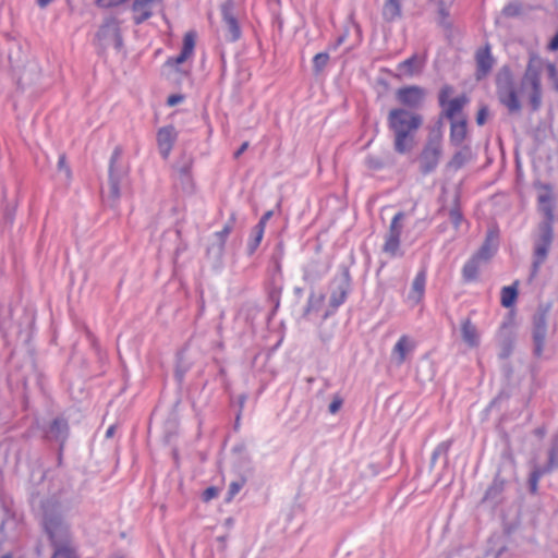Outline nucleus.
<instances>
[{"label": "nucleus", "mask_w": 558, "mask_h": 558, "mask_svg": "<svg viewBox=\"0 0 558 558\" xmlns=\"http://www.w3.org/2000/svg\"><path fill=\"white\" fill-rule=\"evenodd\" d=\"M542 70V59L536 54H531L525 72L520 81L519 89L508 68H504L499 72L496 80L498 99L510 113H518L522 109L519 92L527 96L533 111H537L541 108L543 96L541 83Z\"/></svg>", "instance_id": "obj_1"}, {"label": "nucleus", "mask_w": 558, "mask_h": 558, "mask_svg": "<svg viewBox=\"0 0 558 558\" xmlns=\"http://www.w3.org/2000/svg\"><path fill=\"white\" fill-rule=\"evenodd\" d=\"M387 125L393 135V149L404 155L414 147L415 135L423 125V117L405 108H392L387 116Z\"/></svg>", "instance_id": "obj_2"}, {"label": "nucleus", "mask_w": 558, "mask_h": 558, "mask_svg": "<svg viewBox=\"0 0 558 558\" xmlns=\"http://www.w3.org/2000/svg\"><path fill=\"white\" fill-rule=\"evenodd\" d=\"M538 209L544 215V220L538 223L537 236L534 242L533 264L531 276L535 277L541 265L547 258L549 248L554 240V206L550 194H542L538 196Z\"/></svg>", "instance_id": "obj_3"}, {"label": "nucleus", "mask_w": 558, "mask_h": 558, "mask_svg": "<svg viewBox=\"0 0 558 558\" xmlns=\"http://www.w3.org/2000/svg\"><path fill=\"white\" fill-rule=\"evenodd\" d=\"M442 156V133L440 129L429 132L427 140L418 155V169L423 175L433 173Z\"/></svg>", "instance_id": "obj_4"}, {"label": "nucleus", "mask_w": 558, "mask_h": 558, "mask_svg": "<svg viewBox=\"0 0 558 558\" xmlns=\"http://www.w3.org/2000/svg\"><path fill=\"white\" fill-rule=\"evenodd\" d=\"M43 526L53 546L72 544L70 526L61 513L54 510H45Z\"/></svg>", "instance_id": "obj_5"}, {"label": "nucleus", "mask_w": 558, "mask_h": 558, "mask_svg": "<svg viewBox=\"0 0 558 558\" xmlns=\"http://www.w3.org/2000/svg\"><path fill=\"white\" fill-rule=\"evenodd\" d=\"M123 150L121 146H117L109 160V195L113 202H117L121 196V184L128 178L129 170L121 162Z\"/></svg>", "instance_id": "obj_6"}, {"label": "nucleus", "mask_w": 558, "mask_h": 558, "mask_svg": "<svg viewBox=\"0 0 558 558\" xmlns=\"http://www.w3.org/2000/svg\"><path fill=\"white\" fill-rule=\"evenodd\" d=\"M549 312V305L541 306L532 317V342H533V355L536 359L544 356V350L547 337V315Z\"/></svg>", "instance_id": "obj_7"}, {"label": "nucleus", "mask_w": 558, "mask_h": 558, "mask_svg": "<svg viewBox=\"0 0 558 558\" xmlns=\"http://www.w3.org/2000/svg\"><path fill=\"white\" fill-rule=\"evenodd\" d=\"M407 217L404 211H398L391 219L389 229L385 234V242L383 245V252L390 257L402 256L403 253L400 251V240L403 232V221Z\"/></svg>", "instance_id": "obj_8"}, {"label": "nucleus", "mask_w": 558, "mask_h": 558, "mask_svg": "<svg viewBox=\"0 0 558 558\" xmlns=\"http://www.w3.org/2000/svg\"><path fill=\"white\" fill-rule=\"evenodd\" d=\"M452 93L453 88L450 85H445L441 87L438 95V102L442 109L441 116L446 117L450 121L456 120V118L462 112L463 107L469 102V98L465 95H460L453 99H449Z\"/></svg>", "instance_id": "obj_9"}, {"label": "nucleus", "mask_w": 558, "mask_h": 558, "mask_svg": "<svg viewBox=\"0 0 558 558\" xmlns=\"http://www.w3.org/2000/svg\"><path fill=\"white\" fill-rule=\"evenodd\" d=\"M351 291V276L348 269L336 275L330 282L329 304L336 311L341 306Z\"/></svg>", "instance_id": "obj_10"}, {"label": "nucleus", "mask_w": 558, "mask_h": 558, "mask_svg": "<svg viewBox=\"0 0 558 558\" xmlns=\"http://www.w3.org/2000/svg\"><path fill=\"white\" fill-rule=\"evenodd\" d=\"M234 225L235 215L231 214L223 228L213 234V243L207 247V255L217 263L222 259L227 238L232 232Z\"/></svg>", "instance_id": "obj_11"}, {"label": "nucleus", "mask_w": 558, "mask_h": 558, "mask_svg": "<svg viewBox=\"0 0 558 558\" xmlns=\"http://www.w3.org/2000/svg\"><path fill=\"white\" fill-rule=\"evenodd\" d=\"M425 97V89L416 85L401 87L396 92V99L402 105L401 108L411 111L420 109L424 104Z\"/></svg>", "instance_id": "obj_12"}, {"label": "nucleus", "mask_w": 558, "mask_h": 558, "mask_svg": "<svg viewBox=\"0 0 558 558\" xmlns=\"http://www.w3.org/2000/svg\"><path fill=\"white\" fill-rule=\"evenodd\" d=\"M43 430L46 440L59 444V461H61L63 447L69 437L68 421L64 417H56Z\"/></svg>", "instance_id": "obj_13"}, {"label": "nucleus", "mask_w": 558, "mask_h": 558, "mask_svg": "<svg viewBox=\"0 0 558 558\" xmlns=\"http://www.w3.org/2000/svg\"><path fill=\"white\" fill-rule=\"evenodd\" d=\"M162 4L163 0H133L131 5L133 23L143 24L154 15L155 9Z\"/></svg>", "instance_id": "obj_14"}, {"label": "nucleus", "mask_w": 558, "mask_h": 558, "mask_svg": "<svg viewBox=\"0 0 558 558\" xmlns=\"http://www.w3.org/2000/svg\"><path fill=\"white\" fill-rule=\"evenodd\" d=\"M221 15L226 27L225 37L229 41H236L241 37V28L233 13L232 1H227L221 5Z\"/></svg>", "instance_id": "obj_15"}, {"label": "nucleus", "mask_w": 558, "mask_h": 558, "mask_svg": "<svg viewBox=\"0 0 558 558\" xmlns=\"http://www.w3.org/2000/svg\"><path fill=\"white\" fill-rule=\"evenodd\" d=\"M178 138V132L173 125H165L157 131V145L160 155L167 159Z\"/></svg>", "instance_id": "obj_16"}, {"label": "nucleus", "mask_w": 558, "mask_h": 558, "mask_svg": "<svg viewBox=\"0 0 558 558\" xmlns=\"http://www.w3.org/2000/svg\"><path fill=\"white\" fill-rule=\"evenodd\" d=\"M99 39L106 41L107 45L113 46V48L120 51L123 48V38L119 26L111 22L102 25L98 31Z\"/></svg>", "instance_id": "obj_17"}, {"label": "nucleus", "mask_w": 558, "mask_h": 558, "mask_svg": "<svg viewBox=\"0 0 558 558\" xmlns=\"http://www.w3.org/2000/svg\"><path fill=\"white\" fill-rule=\"evenodd\" d=\"M498 248V232L488 230L485 241L481 247L473 254L476 258L488 263L489 259L496 254Z\"/></svg>", "instance_id": "obj_18"}, {"label": "nucleus", "mask_w": 558, "mask_h": 558, "mask_svg": "<svg viewBox=\"0 0 558 558\" xmlns=\"http://www.w3.org/2000/svg\"><path fill=\"white\" fill-rule=\"evenodd\" d=\"M475 61H476V78L481 80L492 71L494 65V58L490 53L489 46H485L484 48H481L475 53Z\"/></svg>", "instance_id": "obj_19"}, {"label": "nucleus", "mask_w": 558, "mask_h": 558, "mask_svg": "<svg viewBox=\"0 0 558 558\" xmlns=\"http://www.w3.org/2000/svg\"><path fill=\"white\" fill-rule=\"evenodd\" d=\"M486 264L484 260L476 258L472 255L463 265L461 269V276L464 283L475 282L480 278V272L483 265Z\"/></svg>", "instance_id": "obj_20"}, {"label": "nucleus", "mask_w": 558, "mask_h": 558, "mask_svg": "<svg viewBox=\"0 0 558 558\" xmlns=\"http://www.w3.org/2000/svg\"><path fill=\"white\" fill-rule=\"evenodd\" d=\"M428 2L435 8L438 25L446 31H450L452 28L450 20L451 2L447 3L445 0H428Z\"/></svg>", "instance_id": "obj_21"}, {"label": "nucleus", "mask_w": 558, "mask_h": 558, "mask_svg": "<svg viewBox=\"0 0 558 558\" xmlns=\"http://www.w3.org/2000/svg\"><path fill=\"white\" fill-rule=\"evenodd\" d=\"M194 48L195 35L189 32L184 35L181 52L174 58H169L167 63L169 65H178L185 62L193 54Z\"/></svg>", "instance_id": "obj_22"}, {"label": "nucleus", "mask_w": 558, "mask_h": 558, "mask_svg": "<svg viewBox=\"0 0 558 558\" xmlns=\"http://www.w3.org/2000/svg\"><path fill=\"white\" fill-rule=\"evenodd\" d=\"M414 344L411 339L403 335L399 338L396 344L392 348V359L397 365H402L407 359V354L413 351Z\"/></svg>", "instance_id": "obj_23"}, {"label": "nucleus", "mask_w": 558, "mask_h": 558, "mask_svg": "<svg viewBox=\"0 0 558 558\" xmlns=\"http://www.w3.org/2000/svg\"><path fill=\"white\" fill-rule=\"evenodd\" d=\"M425 286H426V271L424 269L420 270L413 282L411 291L408 294V300L411 301L413 304H417L421 302L424 292H425Z\"/></svg>", "instance_id": "obj_24"}, {"label": "nucleus", "mask_w": 558, "mask_h": 558, "mask_svg": "<svg viewBox=\"0 0 558 558\" xmlns=\"http://www.w3.org/2000/svg\"><path fill=\"white\" fill-rule=\"evenodd\" d=\"M461 336L469 347L474 348L480 343L477 328L469 318L461 323Z\"/></svg>", "instance_id": "obj_25"}, {"label": "nucleus", "mask_w": 558, "mask_h": 558, "mask_svg": "<svg viewBox=\"0 0 558 558\" xmlns=\"http://www.w3.org/2000/svg\"><path fill=\"white\" fill-rule=\"evenodd\" d=\"M466 137V119L451 121L450 142L454 146H460Z\"/></svg>", "instance_id": "obj_26"}, {"label": "nucleus", "mask_w": 558, "mask_h": 558, "mask_svg": "<svg viewBox=\"0 0 558 558\" xmlns=\"http://www.w3.org/2000/svg\"><path fill=\"white\" fill-rule=\"evenodd\" d=\"M403 0H385L383 15L387 21H393L401 16Z\"/></svg>", "instance_id": "obj_27"}, {"label": "nucleus", "mask_w": 558, "mask_h": 558, "mask_svg": "<svg viewBox=\"0 0 558 558\" xmlns=\"http://www.w3.org/2000/svg\"><path fill=\"white\" fill-rule=\"evenodd\" d=\"M547 473H549L548 472V468L534 466L533 471L531 472V474L529 476V481H527L529 489H530L531 494H533V495L537 494V492H538V482H539L541 477L544 476Z\"/></svg>", "instance_id": "obj_28"}, {"label": "nucleus", "mask_w": 558, "mask_h": 558, "mask_svg": "<svg viewBox=\"0 0 558 558\" xmlns=\"http://www.w3.org/2000/svg\"><path fill=\"white\" fill-rule=\"evenodd\" d=\"M500 303L504 307H511L518 296L517 282L512 286H507L501 289Z\"/></svg>", "instance_id": "obj_29"}, {"label": "nucleus", "mask_w": 558, "mask_h": 558, "mask_svg": "<svg viewBox=\"0 0 558 558\" xmlns=\"http://www.w3.org/2000/svg\"><path fill=\"white\" fill-rule=\"evenodd\" d=\"M265 231L262 229V227H254L251 231V235L247 242V254L253 255L257 247L259 246Z\"/></svg>", "instance_id": "obj_30"}, {"label": "nucleus", "mask_w": 558, "mask_h": 558, "mask_svg": "<svg viewBox=\"0 0 558 558\" xmlns=\"http://www.w3.org/2000/svg\"><path fill=\"white\" fill-rule=\"evenodd\" d=\"M523 12V7L521 1L511 0L509 1L501 10V15L507 19H512L521 15Z\"/></svg>", "instance_id": "obj_31"}, {"label": "nucleus", "mask_w": 558, "mask_h": 558, "mask_svg": "<svg viewBox=\"0 0 558 558\" xmlns=\"http://www.w3.org/2000/svg\"><path fill=\"white\" fill-rule=\"evenodd\" d=\"M54 553L52 558H77L75 548L72 544L53 546Z\"/></svg>", "instance_id": "obj_32"}, {"label": "nucleus", "mask_w": 558, "mask_h": 558, "mask_svg": "<svg viewBox=\"0 0 558 558\" xmlns=\"http://www.w3.org/2000/svg\"><path fill=\"white\" fill-rule=\"evenodd\" d=\"M544 468H548V472L558 468V434L554 438L553 446L549 450L548 463L544 465Z\"/></svg>", "instance_id": "obj_33"}, {"label": "nucleus", "mask_w": 558, "mask_h": 558, "mask_svg": "<svg viewBox=\"0 0 558 558\" xmlns=\"http://www.w3.org/2000/svg\"><path fill=\"white\" fill-rule=\"evenodd\" d=\"M451 445H452V440L449 439V440H445V441H441L440 444L437 445V447L434 449L433 453H432V464H435L437 459L440 457V456H444L447 458L448 456V452L451 448Z\"/></svg>", "instance_id": "obj_34"}, {"label": "nucleus", "mask_w": 558, "mask_h": 558, "mask_svg": "<svg viewBox=\"0 0 558 558\" xmlns=\"http://www.w3.org/2000/svg\"><path fill=\"white\" fill-rule=\"evenodd\" d=\"M418 59L416 54L411 56L399 64V69L403 70L407 74L412 75L417 66Z\"/></svg>", "instance_id": "obj_35"}, {"label": "nucleus", "mask_w": 558, "mask_h": 558, "mask_svg": "<svg viewBox=\"0 0 558 558\" xmlns=\"http://www.w3.org/2000/svg\"><path fill=\"white\" fill-rule=\"evenodd\" d=\"M449 219L453 225L454 229L458 230L463 221V215L456 199V205L449 210Z\"/></svg>", "instance_id": "obj_36"}, {"label": "nucleus", "mask_w": 558, "mask_h": 558, "mask_svg": "<svg viewBox=\"0 0 558 558\" xmlns=\"http://www.w3.org/2000/svg\"><path fill=\"white\" fill-rule=\"evenodd\" d=\"M329 61V54L327 52H319L313 58V68L316 73H319L324 70Z\"/></svg>", "instance_id": "obj_37"}, {"label": "nucleus", "mask_w": 558, "mask_h": 558, "mask_svg": "<svg viewBox=\"0 0 558 558\" xmlns=\"http://www.w3.org/2000/svg\"><path fill=\"white\" fill-rule=\"evenodd\" d=\"M504 489V482L495 478L493 484L487 488L485 493V499H493Z\"/></svg>", "instance_id": "obj_38"}, {"label": "nucleus", "mask_w": 558, "mask_h": 558, "mask_svg": "<svg viewBox=\"0 0 558 558\" xmlns=\"http://www.w3.org/2000/svg\"><path fill=\"white\" fill-rule=\"evenodd\" d=\"M365 165L368 169H372V170H379V169H383L385 166L384 161L379 157H376V156H367L365 158Z\"/></svg>", "instance_id": "obj_39"}, {"label": "nucleus", "mask_w": 558, "mask_h": 558, "mask_svg": "<svg viewBox=\"0 0 558 558\" xmlns=\"http://www.w3.org/2000/svg\"><path fill=\"white\" fill-rule=\"evenodd\" d=\"M547 74L549 81L553 83L554 88L558 90V70L554 63L547 64Z\"/></svg>", "instance_id": "obj_40"}, {"label": "nucleus", "mask_w": 558, "mask_h": 558, "mask_svg": "<svg viewBox=\"0 0 558 558\" xmlns=\"http://www.w3.org/2000/svg\"><path fill=\"white\" fill-rule=\"evenodd\" d=\"M244 480L232 482L228 488L227 500H231L241 490V488L244 486Z\"/></svg>", "instance_id": "obj_41"}, {"label": "nucleus", "mask_w": 558, "mask_h": 558, "mask_svg": "<svg viewBox=\"0 0 558 558\" xmlns=\"http://www.w3.org/2000/svg\"><path fill=\"white\" fill-rule=\"evenodd\" d=\"M128 0H97L96 3L100 8L109 9L119 7L123 3H125Z\"/></svg>", "instance_id": "obj_42"}, {"label": "nucleus", "mask_w": 558, "mask_h": 558, "mask_svg": "<svg viewBox=\"0 0 558 558\" xmlns=\"http://www.w3.org/2000/svg\"><path fill=\"white\" fill-rule=\"evenodd\" d=\"M219 494V490L218 488L214 487V486H210V487H207L204 493H203V500L204 501H209L214 498H216Z\"/></svg>", "instance_id": "obj_43"}, {"label": "nucleus", "mask_w": 558, "mask_h": 558, "mask_svg": "<svg viewBox=\"0 0 558 558\" xmlns=\"http://www.w3.org/2000/svg\"><path fill=\"white\" fill-rule=\"evenodd\" d=\"M464 163V156L462 153H456L450 161V165L454 168H460Z\"/></svg>", "instance_id": "obj_44"}, {"label": "nucleus", "mask_w": 558, "mask_h": 558, "mask_svg": "<svg viewBox=\"0 0 558 558\" xmlns=\"http://www.w3.org/2000/svg\"><path fill=\"white\" fill-rule=\"evenodd\" d=\"M342 405V399L336 397L329 404L328 410L331 414H336Z\"/></svg>", "instance_id": "obj_45"}, {"label": "nucleus", "mask_w": 558, "mask_h": 558, "mask_svg": "<svg viewBox=\"0 0 558 558\" xmlns=\"http://www.w3.org/2000/svg\"><path fill=\"white\" fill-rule=\"evenodd\" d=\"M184 100V97L180 94L170 95L167 99V105L170 107L177 106Z\"/></svg>", "instance_id": "obj_46"}, {"label": "nucleus", "mask_w": 558, "mask_h": 558, "mask_svg": "<svg viewBox=\"0 0 558 558\" xmlns=\"http://www.w3.org/2000/svg\"><path fill=\"white\" fill-rule=\"evenodd\" d=\"M487 114H488V111L486 108H481L478 110L477 116H476V122L478 125H483L485 123Z\"/></svg>", "instance_id": "obj_47"}, {"label": "nucleus", "mask_w": 558, "mask_h": 558, "mask_svg": "<svg viewBox=\"0 0 558 558\" xmlns=\"http://www.w3.org/2000/svg\"><path fill=\"white\" fill-rule=\"evenodd\" d=\"M272 217V210H268L266 211L262 218L259 219L258 223L256 225V227H262V229L265 231V227H266V223L267 221Z\"/></svg>", "instance_id": "obj_48"}, {"label": "nucleus", "mask_w": 558, "mask_h": 558, "mask_svg": "<svg viewBox=\"0 0 558 558\" xmlns=\"http://www.w3.org/2000/svg\"><path fill=\"white\" fill-rule=\"evenodd\" d=\"M58 168H59V170H64L65 175L70 177V169L65 165V156L64 155L59 156Z\"/></svg>", "instance_id": "obj_49"}, {"label": "nucleus", "mask_w": 558, "mask_h": 558, "mask_svg": "<svg viewBox=\"0 0 558 558\" xmlns=\"http://www.w3.org/2000/svg\"><path fill=\"white\" fill-rule=\"evenodd\" d=\"M548 49L555 51L558 50V32L555 34V36L550 39Z\"/></svg>", "instance_id": "obj_50"}, {"label": "nucleus", "mask_w": 558, "mask_h": 558, "mask_svg": "<svg viewBox=\"0 0 558 558\" xmlns=\"http://www.w3.org/2000/svg\"><path fill=\"white\" fill-rule=\"evenodd\" d=\"M248 147V142H244L239 149L234 153V157L239 158Z\"/></svg>", "instance_id": "obj_51"}, {"label": "nucleus", "mask_w": 558, "mask_h": 558, "mask_svg": "<svg viewBox=\"0 0 558 558\" xmlns=\"http://www.w3.org/2000/svg\"><path fill=\"white\" fill-rule=\"evenodd\" d=\"M280 258H281V256H276V255H274V257H272V260H274V263H275L276 270H278V271L280 270V267H281V266H280Z\"/></svg>", "instance_id": "obj_52"}, {"label": "nucleus", "mask_w": 558, "mask_h": 558, "mask_svg": "<svg viewBox=\"0 0 558 558\" xmlns=\"http://www.w3.org/2000/svg\"><path fill=\"white\" fill-rule=\"evenodd\" d=\"M52 0H37V4L40 7V8H45L47 7Z\"/></svg>", "instance_id": "obj_53"}, {"label": "nucleus", "mask_w": 558, "mask_h": 558, "mask_svg": "<svg viewBox=\"0 0 558 558\" xmlns=\"http://www.w3.org/2000/svg\"><path fill=\"white\" fill-rule=\"evenodd\" d=\"M510 351H511V349H510V348H506V349H504V350H502V352H501V354H500V356H501L502 359L508 357V356L510 355Z\"/></svg>", "instance_id": "obj_54"}, {"label": "nucleus", "mask_w": 558, "mask_h": 558, "mask_svg": "<svg viewBox=\"0 0 558 558\" xmlns=\"http://www.w3.org/2000/svg\"><path fill=\"white\" fill-rule=\"evenodd\" d=\"M113 432H114V426L113 425L109 426V428L106 432V436L111 437L113 435Z\"/></svg>", "instance_id": "obj_55"}, {"label": "nucleus", "mask_w": 558, "mask_h": 558, "mask_svg": "<svg viewBox=\"0 0 558 558\" xmlns=\"http://www.w3.org/2000/svg\"><path fill=\"white\" fill-rule=\"evenodd\" d=\"M1 558H12V555L11 554H4L3 556H1Z\"/></svg>", "instance_id": "obj_56"}]
</instances>
